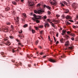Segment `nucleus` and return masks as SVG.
Listing matches in <instances>:
<instances>
[{
	"label": "nucleus",
	"instance_id": "obj_59",
	"mask_svg": "<svg viewBox=\"0 0 78 78\" xmlns=\"http://www.w3.org/2000/svg\"><path fill=\"white\" fill-rule=\"evenodd\" d=\"M40 54L41 55H43V53L42 52H41V53H40Z\"/></svg>",
	"mask_w": 78,
	"mask_h": 78
},
{
	"label": "nucleus",
	"instance_id": "obj_51",
	"mask_svg": "<svg viewBox=\"0 0 78 78\" xmlns=\"http://www.w3.org/2000/svg\"><path fill=\"white\" fill-rule=\"evenodd\" d=\"M61 58H65V56H64V55H62L61 56Z\"/></svg>",
	"mask_w": 78,
	"mask_h": 78
},
{
	"label": "nucleus",
	"instance_id": "obj_46",
	"mask_svg": "<svg viewBox=\"0 0 78 78\" xmlns=\"http://www.w3.org/2000/svg\"><path fill=\"white\" fill-rule=\"evenodd\" d=\"M69 20V21L70 22H73V20Z\"/></svg>",
	"mask_w": 78,
	"mask_h": 78
},
{
	"label": "nucleus",
	"instance_id": "obj_35",
	"mask_svg": "<svg viewBox=\"0 0 78 78\" xmlns=\"http://www.w3.org/2000/svg\"><path fill=\"white\" fill-rule=\"evenodd\" d=\"M9 37L10 39H13L14 38V37L12 36H10Z\"/></svg>",
	"mask_w": 78,
	"mask_h": 78
},
{
	"label": "nucleus",
	"instance_id": "obj_4",
	"mask_svg": "<svg viewBox=\"0 0 78 78\" xmlns=\"http://www.w3.org/2000/svg\"><path fill=\"white\" fill-rule=\"evenodd\" d=\"M2 30L3 31H4V32H8V31H9L8 28H2Z\"/></svg>",
	"mask_w": 78,
	"mask_h": 78
},
{
	"label": "nucleus",
	"instance_id": "obj_55",
	"mask_svg": "<svg viewBox=\"0 0 78 78\" xmlns=\"http://www.w3.org/2000/svg\"><path fill=\"white\" fill-rule=\"evenodd\" d=\"M11 28H12V29H13V26L12 25L11 26Z\"/></svg>",
	"mask_w": 78,
	"mask_h": 78
},
{
	"label": "nucleus",
	"instance_id": "obj_13",
	"mask_svg": "<svg viewBox=\"0 0 78 78\" xmlns=\"http://www.w3.org/2000/svg\"><path fill=\"white\" fill-rule=\"evenodd\" d=\"M32 56L33 55H31V54H30V55H27V57L29 59H31V57H30V56H31V57H32Z\"/></svg>",
	"mask_w": 78,
	"mask_h": 78
},
{
	"label": "nucleus",
	"instance_id": "obj_29",
	"mask_svg": "<svg viewBox=\"0 0 78 78\" xmlns=\"http://www.w3.org/2000/svg\"><path fill=\"white\" fill-rule=\"evenodd\" d=\"M50 23H52L51 24V25L52 26V27H55V25L53 23H51V22H50Z\"/></svg>",
	"mask_w": 78,
	"mask_h": 78
},
{
	"label": "nucleus",
	"instance_id": "obj_24",
	"mask_svg": "<svg viewBox=\"0 0 78 78\" xmlns=\"http://www.w3.org/2000/svg\"><path fill=\"white\" fill-rule=\"evenodd\" d=\"M60 41L62 43V42L63 41V39L61 38V39H60Z\"/></svg>",
	"mask_w": 78,
	"mask_h": 78
},
{
	"label": "nucleus",
	"instance_id": "obj_18",
	"mask_svg": "<svg viewBox=\"0 0 78 78\" xmlns=\"http://www.w3.org/2000/svg\"><path fill=\"white\" fill-rule=\"evenodd\" d=\"M70 36H73V37H75V35L74 34H70Z\"/></svg>",
	"mask_w": 78,
	"mask_h": 78
},
{
	"label": "nucleus",
	"instance_id": "obj_8",
	"mask_svg": "<svg viewBox=\"0 0 78 78\" xmlns=\"http://www.w3.org/2000/svg\"><path fill=\"white\" fill-rule=\"evenodd\" d=\"M72 6L73 8H74V9H76V5L75 4V3H73L72 5Z\"/></svg>",
	"mask_w": 78,
	"mask_h": 78
},
{
	"label": "nucleus",
	"instance_id": "obj_50",
	"mask_svg": "<svg viewBox=\"0 0 78 78\" xmlns=\"http://www.w3.org/2000/svg\"><path fill=\"white\" fill-rule=\"evenodd\" d=\"M23 16H24V17H26V14H23Z\"/></svg>",
	"mask_w": 78,
	"mask_h": 78
},
{
	"label": "nucleus",
	"instance_id": "obj_54",
	"mask_svg": "<svg viewBox=\"0 0 78 78\" xmlns=\"http://www.w3.org/2000/svg\"><path fill=\"white\" fill-rule=\"evenodd\" d=\"M50 19H48L47 20V21H48V22H49V21H50Z\"/></svg>",
	"mask_w": 78,
	"mask_h": 78
},
{
	"label": "nucleus",
	"instance_id": "obj_23",
	"mask_svg": "<svg viewBox=\"0 0 78 78\" xmlns=\"http://www.w3.org/2000/svg\"><path fill=\"white\" fill-rule=\"evenodd\" d=\"M73 28H78V26H73Z\"/></svg>",
	"mask_w": 78,
	"mask_h": 78
},
{
	"label": "nucleus",
	"instance_id": "obj_42",
	"mask_svg": "<svg viewBox=\"0 0 78 78\" xmlns=\"http://www.w3.org/2000/svg\"><path fill=\"white\" fill-rule=\"evenodd\" d=\"M1 55H4V53L3 52H1Z\"/></svg>",
	"mask_w": 78,
	"mask_h": 78
},
{
	"label": "nucleus",
	"instance_id": "obj_27",
	"mask_svg": "<svg viewBox=\"0 0 78 78\" xmlns=\"http://www.w3.org/2000/svg\"><path fill=\"white\" fill-rule=\"evenodd\" d=\"M66 30H62V33H66Z\"/></svg>",
	"mask_w": 78,
	"mask_h": 78
},
{
	"label": "nucleus",
	"instance_id": "obj_61",
	"mask_svg": "<svg viewBox=\"0 0 78 78\" xmlns=\"http://www.w3.org/2000/svg\"><path fill=\"white\" fill-rule=\"evenodd\" d=\"M22 64V63H21V62H20V63H19V65H21Z\"/></svg>",
	"mask_w": 78,
	"mask_h": 78
},
{
	"label": "nucleus",
	"instance_id": "obj_5",
	"mask_svg": "<svg viewBox=\"0 0 78 78\" xmlns=\"http://www.w3.org/2000/svg\"><path fill=\"white\" fill-rule=\"evenodd\" d=\"M16 41H17V42H18V45H20V46H21V47H23V45H22V44H21L20 43V40L16 39Z\"/></svg>",
	"mask_w": 78,
	"mask_h": 78
},
{
	"label": "nucleus",
	"instance_id": "obj_39",
	"mask_svg": "<svg viewBox=\"0 0 78 78\" xmlns=\"http://www.w3.org/2000/svg\"><path fill=\"white\" fill-rule=\"evenodd\" d=\"M41 5V4H38L37 5V6H40V5Z\"/></svg>",
	"mask_w": 78,
	"mask_h": 78
},
{
	"label": "nucleus",
	"instance_id": "obj_1",
	"mask_svg": "<svg viewBox=\"0 0 78 78\" xmlns=\"http://www.w3.org/2000/svg\"><path fill=\"white\" fill-rule=\"evenodd\" d=\"M33 16L34 17L32 18V19L33 20H37L38 19H41V16L39 15L36 16L35 14H34Z\"/></svg>",
	"mask_w": 78,
	"mask_h": 78
},
{
	"label": "nucleus",
	"instance_id": "obj_30",
	"mask_svg": "<svg viewBox=\"0 0 78 78\" xmlns=\"http://www.w3.org/2000/svg\"><path fill=\"white\" fill-rule=\"evenodd\" d=\"M39 42V40H37L36 41V42L35 43V44L36 45H37V44H38Z\"/></svg>",
	"mask_w": 78,
	"mask_h": 78
},
{
	"label": "nucleus",
	"instance_id": "obj_48",
	"mask_svg": "<svg viewBox=\"0 0 78 78\" xmlns=\"http://www.w3.org/2000/svg\"><path fill=\"white\" fill-rule=\"evenodd\" d=\"M56 16H57V17H59V16H60L58 14H57L56 15Z\"/></svg>",
	"mask_w": 78,
	"mask_h": 78
},
{
	"label": "nucleus",
	"instance_id": "obj_7",
	"mask_svg": "<svg viewBox=\"0 0 78 78\" xmlns=\"http://www.w3.org/2000/svg\"><path fill=\"white\" fill-rule=\"evenodd\" d=\"M44 26L45 27V28H46L47 27H50V24L48 23H45L44 24Z\"/></svg>",
	"mask_w": 78,
	"mask_h": 78
},
{
	"label": "nucleus",
	"instance_id": "obj_16",
	"mask_svg": "<svg viewBox=\"0 0 78 78\" xmlns=\"http://www.w3.org/2000/svg\"><path fill=\"white\" fill-rule=\"evenodd\" d=\"M10 8L7 7L5 8V11H9V10L10 9Z\"/></svg>",
	"mask_w": 78,
	"mask_h": 78
},
{
	"label": "nucleus",
	"instance_id": "obj_6",
	"mask_svg": "<svg viewBox=\"0 0 78 78\" xmlns=\"http://www.w3.org/2000/svg\"><path fill=\"white\" fill-rule=\"evenodd\" d=\"M49 61H50V62H53V63L56 62V61L51 59H49Z\"/></svg>",
	"mask_w": 78,
	"mask_h": 78
},
{
	"label": "nucleus",
	"instance_id": "obj_15",
	"mask_svg": "<svg viewBox=\"0 0 78 78\" xmlns=\"http://www.w3.org/2000/svg\"><path fill=\"white\" fill-rule=\"evenodd\" d=\"M10 44H11V43H10L9 41H8L6 43V45H10Z\"/></svg>",
	"mask_w": 78,
	"mask_h": 78
},
{
	"label": "nucleus",
	"instance_id": "obj_10",
	"mask_svg": "<svg viewBox=\"0 0 78 78\" xmlns=\"http://www.w3.org/2000/svg\"><path fill=\"white\" fill-rule=\"evenodd\" d=\"M66 18L67 19H71L72 18H71V17L69 16H66Z\"/></svg>",
	"mask_w": 78,
	"mask_h": 78
},
{
	"label": "nucleus",
	"instance_id": "obj_20",
	"mask_svg": "<svg viewBox=\"0 0 78 78\" xmlns=\"http://www.w3.org/2000/svg\"><path fill=\"white\" fill-rule=\"evenodd\" d=\"M28 27V24H26L24 25L23 27L24 28H26V27Z\"/></svg>",
	"mask_w": 78,
	"mask_h": 78
},
{
	"label": "nucleus",
	"instance_id": "obj_22",
	"mask_svg": "<svg viewBox=\"0 0 78 78\" xmlns=\"http://www.w3.org/2000/svg\"><path fill=\"white\" fill-rule=\"evenodd\" d=\"M6 24L8 25H10V24H11V23L10 22H7L6 23Z\"/></svg>",
	"mask_w": 78,
	"mask_h": 78
},
{
	"label": "nucleus",
	"instance_id": "obj_49",
	"mask_svg": "<svg viewBox=\"0 0 78 78\" xmlns=\"http://www.w3.org/2000/svg\"><path fill=\"white\" fill-rule=\"evenodd\" d=\"M51 13H50V11H48V14L50 15V14Z\"/></svg>",
	"mask_w": 78,
	"mask_h": 78
},
{
	"label": "nucleus",
	"instance_id": "obj_25",
	"mask_svg": "<svg viewBox=\"0 0 78 78\" xmlns=\"http://www.w3.org/2000/svg\"><path fill=\"white\" fill-rule=\"evenodd\" d=\"M53 22H58V20H53Z\"/></svg>",
	"mask_w": 78,
	"mask_h": 78
},
{
	"label": "nucleus",
	"instance_id": "obj_60",
	"mask_svg": "<svg viewBox=\"0 0 78 78\" xmlns=\"http://www.w3.org/2000/svg\"><path fill=\"white\" fill-rule=\"evenodd\" d=\"M49 39H50V36H48Z\"/></svg>",
	"mask_w": 78,
	"mask_h": 78
},
{
	"label": "nucleus",
	"instance_id": "obj_26",
	"mask_svg": "<svg viewBox=\"0 0 78 78\" xmlns=\"http://www.w3.org/2000/svg\"><path fill=\"white\" fill-rule=\"evenodd\" d=\"M8 39V37H6L4 38L5 41H7Z\"/></svg>",
	"mask_w": 78,
	"mask_h": 78
},
{
	"label": "nucleus",
	"instance_id": "obj_34",
	"mask_svg": "<svg viewBox=\"0 0 78 78\" xmlns=\"http://www.w3.org/2000/svg\"><path fill=\"white\" fill-rule=\"evenodd\" d=\"M19 33H20V34L22 33V30H19Z\"/></svg>",
	"mask_w": 78,
	"mask_h": 78
},
{
	"label": "nucleus",
	"instance_id": "obj_64",
	"mask_svg": "<svg viewBox=\"0 0 78 78\" xmlns=\"http://www.w3.org/2000/svg\"><path fill=\"white\" fill-rule=\"evenodd\" d=\"M76 19H78V16H76Z\"/></svg>",
	"mask_w": 78,
	"mask_h": 78
},
{
	"label": "nucleus",
	"instance_id": "obj_58",
	"mask_svg": "<svg viewBox=\"0 0 78 78\" xmlns=\"http://www.w3.org/2000/svg\"><path fill=\"white\" fill-rule=\"evenodd\" d=\"M64 33H62V35L63 36H64Z\"/></svg>",
	"mask_w": 78,
	"mask_h": 78
},
{
	"label": "nucleus",
	"instance_id": "obj_45",
	"mask_svg": "<svg viewBox=\"0 0 78 78\" xmlns=\"http://www.w3.org/2000/svg\"><path fill=\"white\" fill-rule=\"evenodd\" d=\"M38 48H40L41 49L42 48V47H41L40 46H38Z\"/></svg>",
	"mask_w": 78,
	"mask_h": 78
},
{
	"label": "nucleus",
	"instance_id": "obj_44",
	"mask_svg": "<svg viewBox=\"0 0 78 78\" xmlns=\"http://www.w3.org/2000/svg\"><path fill=\"white\" fill-rule=\"evenodd\" d=\"M71 39V40H72V41H74V38L72 37Z\"/></svg>",
	"mask_w": 78,
	"mask_h": 78
},
{
	"label": "nucleus",
	"instance_id": "obj_62",
	"mask_svg": "<svg viewBox=\"0 0 78 78\" xmlns=\"http://www.w3.org/2000/svg\"><path fill=\"white\" fill-rule=\"evenodd\" d=\"M19 37H22V36H21V35H19Z\"/></svg>",
	"mask_w": 78,
	"mask_h": 78
},
{
	"label": "nucleus",
	"instance_id": "obj_2",
	"mask_svg": "<svg viewBox=\"0 0 78 78\" xmlns=\"http://www.w3.org/2000/svg\"><path fill=\"white\" fill-rule=\"evenodd\" d=\"M34 13H36V14L37 13L38 14H42V12H44V11L42 9H39L38 11L34 10Z\"/></svg>",
	"mask_w": 78,
	"mask_h": 78
},
{
	"label": "nucleus",
	"instance_id": "obj_40",
	"mask_svg": "<svg viewBox=\"0 0 78 78\" xmlns=\"http://www.w3.org/2000/svg\"><path fill=\"white\" fill-rule=\"evenodd\" d=\"M66 24H68V25H70L71 23H69V22H67V23H66Z\"/></svg>",
	"mask_w": 78,
	"mask_h": 78
},
{
	"label": "nucleus",
	"instance_id": "obj_14",
	"mask_svg": "<svg viewBox=\"0 0 78 78\" xmlns=\"http://www.w3.org/2000/svg\"><path fill=\"white\" fill-rule=\"evenodd\" d=\"M47 17L46 15H45L43 17H41V18H42L43 20H44L45 19H47Z\"/></svg>",
	"mask_w": 78,
	"mask_h": 78
},
{
	"label": "nucleus",
	"instance_id": "obj_17",
	"mask_svg": "<svg viewBox=\"0 0 78 78\" xmlns=\"http://www.w3.org/2000/svg\"><path fill=\"white\" fill-rule=\"evenodd\" d=\"M65 13H68V12H69V10L68 9H65Z\"/></svg>",
	"mask_w": 78,
	"mask_h": 78
},
{
	"label": "nucleus",
	"instance_id": "obj_28",
	"mask_svg": "<svg viewBox=\"0 0 78 78\" xmlns=\"http://www.w3.org/2000/svg\"><path fill=\"white\" fill-rule=\"evenodd\" d=\"M32 32L33 34H34L35 33V31L34 30H32Z\"/></svg>",
	"mask_w": 78,
	"mask_h": 78
},
{
	"label": "nucleus",
	"instance_id": "obj_3",
	"mask_svg": "<svg viewBox=\"0 0 78 78\" xmlns=\"http://www.w3.org/2000/svg\"><path fill=\"white\" fill-rule=\"evenodd\" d=\"M49 2L52 5H57V2H56L55 0H50Z\"/></svg>",
	"mask_w": 78,
	"mask_h": 78
},
{
	"label": "nucleus",
	"instance_id": "obj_9",
	"mask_svg": "<svg viewBox=\"0 0 78 78\" xmlns=\"http://www.w3.org/2000/svg\"><path fill=\"white\" fill-rule=\"evenodd\" d=\"M43 6H44V8H45V7H46V8H48V9H50V7H49V6H48V5H46L44 4L43 5Z\"/></svg>",
	"mask_w": 78,
	"mask_h": 78
},
{
	"label": "nucleus",
	"instance_id": "obj_56",
	"mask_svg": "<svg viewBox=\"0 0 78 78\" xmlns=\"http://www.w3.org/2000/svg\"><path fill=\"white\" fill-rule=\"evenodd\" d=\"M28 66L29 67H31V65H28Z\"/></svg>",
	"mask_w": 78,
	"mask_h": 78
},
{
	"label": "nucleus",
	"instance_id": "obj_43",
	"mask_svg": "<svg viewBox=\"0 0 78 78\" xmlns=\"http://www.w3.org/2000/svg\"><path fill=\"white\" fill-rule=\"evenodd\" d=\"M69 49H72V48H73V47H69Z\"/></svg>",
	"mask_w": 78,
	"mask_h": 78
},
{
	"label": "nucleus",
	"instance_id": "obj_33",
	"mask_svg": "<svg viewBox=\"0 0 78 78\" xmlns=\"http://www.w3.org/2000/svg\"><path fill=\"white\" fill-rule=\"evenodd\" d=\"M15 20L16 22H19V20L18 19H15Z\"/></svg>",
	"mask_w": 78,
	"mask_h": 78
},
{
	"label": "nucleus",
	"instance_id": "obj_57",
	"mask_svg": "<svg viewBox=\"0 0 78 78\" xmlns=\"http://www.w3.org/2000/svg\"><path fill=\"white\" fill-rule=\"evenodd\" d=\"M58 43H59V42H58V41L56 43V44H58Z\"/></svg>",
	"mask_w": 78,
	"mask_h": 78
},
{
	"label": "nucleus",
	"instance_id": "obj_47",
	"mask_svg": "<svg viewBox=\"0 0 78 78\" xmlns=\"http://www.w3.org/2000/svg\"><path fill=\"white\" fill-rule=\"evenodd\" d=\"M70 32L68 31L67 32V33L68 34H70Z\"/></svg>",
	"mask_w": 78,
	"mask_h": 78
},
{
	"label": "nucleus",
	"instance_id": "obj_36",
	"mask_svg": "<svg viewBox=\"0 0 78 78\" xmlns=\"http://www.w3.org/2000/svg\"><path fill=\"white\" fill-rule=\"evenodd\" d=\"M64 4H65V5H67V2H64Z\"/></svg>",
	"mask_w": 78,
	"mask_h": 78
},
{
	"label": "nucleus",
	"instance_id": "obj_31",
	"mask_svg": "<svg viewBox=\"0 0 78 78\" xmlns=\"http://www.w3.org/2000/svg\"><path fill=\"white\" fill-rule=\"evenodd\" d=\"M12 4H13V5H16V3L14 2H12Z\"/></svg>",
	"mask_w": 78,
	"mask_h": 78
},
{
	"label": "nucleus",
	"instance_id": "obj_37",
	"mask_svg": "<svg viewBox=\"0 0 78 78\" xmlns=\"http://www.w3.org/2000/svg\"><path fill=\"white\" fill-rule=\"evenodd\" d=\"M35 28H36V30H39V28H38V27H35Z\"/></svg>",
	"mask_w": 78,
	"mask_h": 78
},
{
	"label": "nucleus",
	"instance_id": "obj_12",
	"mask_svg": "<svg viewBox=\"0 0 78 78\" xmlns=\"http://www.w3.org/2000/svg\"><path fill=\"white\" fill-rule=\"evenodd\" d=\"M29 3L30 5V6H33V5L34 4V3L33 2H29Z\"/></svg>",
	"mask_w": 78,
	"mask_h": 78
},
{
	"label": "nucleus",
	"instance_id": "obj_53",
	"mask_svg": "<svg viewBox=\"0 0 78 78\" xmlns=\"http://www.w3.org/2000/svg\"><path fill=\"white\" fill-rule=\"evenodd\" d=\"M12 62H14L15 61V60H12Z\"/></svg>",
	"mask_w": 78,
	"mask_h": 78
},
{
	"label": "nucleus",
	"instance_id": "obj_21",
	"mask_svg": "<svg viewBox=\"0 0 78 78\" xmlns=\"http://www.w3.org/2000/svg\"><path fill=\"white\" fill-rule=\"evenodd\" d=\"M43 32H44V31L42 30L41 31H40V34H43Z\"/></svg>",
	"mask_w": 78,
	"mask_h": 78
},
{
	"label": "nucleus",
	"instance_id": "obj_41",
	"mask_svg": "<svg viewBox=\"0 0 78 78\" xmlns=\"http://www.w3.org/2000/svg\"><path fill=\"white\" fill-rule=\"evenodd\" d=\"M29 30L30 31H31V30H31V27H29Z\"/></svg>",
	"mask_w": 78,
	"mask_h": 78
},
{
	"label": "nucleus",
	"instance_id": "obj_63",
	"mask_svg": "<svg viewBox=\"0 0 78 78\" xmlns=\"http://www.w3.org/2000/svg\"><path fill=\"white\" fill-rule=\"evenodd\" d=\"M23 1H24L23 0H21V2H23Z\"/></svg>",
	"mask_w": 78,
	"mask_h": 78
},
{
	"label": "nucleus",
	"instance_id": "obj_32",
	"mask_svg": "<svg viewBox=\"0 0 78 78\" xmlns=\"http://www.w3.org/2000/svg\"><path fill=\"white\" fill-rule=\"evenodd\" d=\"M36 20L37 23H39V22H40L39 20Z\"/></svg>",
	"mask_w": 78,
	"mask_h": 78
},
{
	"label": "nucleus",
	"instance_id": "obj_11",
	"mask_svg": "<svg viewBox=\"0 0 78 78\" xmlns=\"http://www.w3.org/2000/svg\"><path fill=\"white\" fill-rule=\"evenodd\" d=\"M66 46H69V41H66L65 44Z\"/></svg>",
	"mask_w": 78,
	"mask_h": 78
},
{
	"label": "nucleus",
	"instance_id": "obj_38",
	"mask_svg": "<svg viewBox=\"0 0 78 78\" xmlns=\"http://www.w3.org/2000/svg\"><path fill=\"white\" fill-rule=\"evenodd\" d=\"M62 17H63V18H64L65 17V15H62Z\"/></svg>",
	"mask_w": 78,
	"mask_h": 78
},
{
	"label": "nucleus",
	"instance_id": "obj_52",
	"mask_svg": "<svg viewBox=\"0 0 78 78\" xmlns=\"http://www.w3.org/2000/svg\"><path fill=\"white\" fill-rule=\"evenodd\" d=\"M50 41H51V42H52V39H50Z\"/></svg>",
	"mask_w": 78,
	"mask_h": 78
},
{
	"label": "nucleus",
	"instance_id": "obj_19",
	"mask_svg": "<svg viewBox=\"0 0 78 78\" xmlns=\"http://www.w3.org/2000/svg\"><path fill=\"white\" fill-rule=\"evenodd\" d=\"M39 28H43L44 27V26L43 25H40L38 26Z\"/></svg>",
	"mask_w": 78,
	"mask_h": 78
}]
</instances>
